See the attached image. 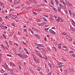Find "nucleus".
Instances as JSON below:
<instances>
[{"label":"nucleus","instance_id":"f257e3e1","mask_svg":"<svg viewBox=\"0 0 75 75\" xmlns=\"http://www.w3.org/2000/svg\"><path fill=\"white\" fill-rule=\"evenodd\" d=\"M56 20L58 22H60V23H63L64 22V21L62 20V19L60 17H58V19H56Z\"/></svg>","mask_w":75,"mask_h":75},{"label":"nucleus","instance_id":"f03ea898","mask_svg":"<svg viewBox=\"0 0 75 75\" xmlns=\"http://www.w3.org/2000/svg\"><path fill=\"white\" fill-rule=\"evenodd\" d=\"M65 2L67 6L68 7H70V6H72V4H70V3H69V1L67 0H66Z\"/></svg>","mask_w":75,"mask_h":75},{"label":"nucleus","instance_id":"7ed1b4c3","mask_svg":"<svg viewBox=\"0 0 75 75\" xmlns=\"http://www.w3.org/2000/svg\"><path fill=\"white\" fill-rule=\"evenodd\" d=\"M16 55H18V56H19V57H21V58H23V55L20 53H18V54L16 53Z\"/></svg>","mask_w":75,"mask_h":75},{"label":"nucleus","instance_id":"20e7f679","mask_svg":"<svg viewBox=\"0 0 75 75\" xmlns=\"http://www.w3.org/2000/svg\"><path fill=\"white\" fill-rule=\"evenodd\" d=\"M28 1L30 3H33H33H37L36 1L34 0H28Z\"/></svg>","mask_w":75,"mask_h":75},{"label":"nucleus","instance_id":"39448f33","mask_svg":"<svg viewBox=\"0 0 75 75\" xmlns=\"http://www.w3.org/2000/svg\"><path fill=\"white\" fill-rule=\"evenodd\" d=\"M34 36L35 37L37 38H38V39H40V36L37 34H35Z\"/></svg>","mask_w":75,"mask_h":75},{"label":"nucleus","instance_id":"423d86ee","mask_svg":"<svg viewBox=\"0 0 75 75\" xmlns=\"http://www.w3.org/2000/svg\"><path fill=\"white\" fill-rule=\"evenodd\" d=\"M62 64H63V63H62L61 62L59 63V64L58 65L59 68H61L63 66V65H62Z\"/></svg>","mask_w":75,"mask_h":75},{"label":"nucleus","instance_id":"0eeeda50","mask_svg":"<svg viewBox=\"0 0 75 75\" xmlns=\"http://www.w3.org/2000/svg\"><path fill=\"white\" fill-rule=\"evenodd\" d=\"M64 75H68V71L67 70H65L64 71Z\"/></svg>","mask_w":75,"mask_h":75},{"label":"nucleus","instance_id":"6e6552de","mask_svg":"<svg viewBox=\"0 0 75 75\" xmlns=\"http://www.w3.org/2000/svg\"><path fill=\"white\" fill-rule=\"evenodd\" d=\"M52 50H53L54 51H57V49L55 47H52Z\"/></svg>","mask_w":75,"mask_h":75},{"label":"nucleus","instance_id":"1a4fd4ad","mask_svg":"<svg viewBox=\"0 0 75 75\" xmlns=\"http://www.w3.org/2000/svg\"><path fill=\"white\" fill-rule=\"evenodd\" d=\"M4 68L6 69V70H9V68H8V66H6Z\"/></svg>","mask_w":75,"mask_h":75},{"label":"nucleus","instance_id":"9d476101","mask_svg":"<svg viewBox=\"0 0 75 75\" xmlns=\"http://www.w3.org/2000/svg\"><path fill=\"white\" fill-rule=\"evenodd\" d=\"M38 45H38V46H39V47H44V45L42 44H38Z\"/></svg>","mask_w":75,"mask_h":75},{"label":"nucleus","instance_id":"9b49d317","mask_svg":"<svg viewBox=\"0 0 75 75\" xmlns=\"http://www.w3.org/2000/svg\"><path fill=\"white\" fill-rule=\"evenodd\" d=\"M61 7H58V10L59 13H60V12H61Z\"/></svg>","mask_w":75,"mask_h":75},{"label":"nucleus","instance_id":"f8f14e48","mask_svg":"<svg viewBox=\"0 0 75 75\" xmlns=\"http://www.w3.org/2000/svg\"><path fill=\"white\" fill-rule=\"evenodd\" d=\"M35 62H36V63H39V62H40V60H39V59H37L36 60H35Z\"/></svg>","mask_w":75,"mask_h":75},{"label":"nucleus","instance_id":"ddd939ff","mask_svg":"<svg viewBox=\"0 0 75 75\" xmlns=\"http://www.w3.org/2000/svg\"><path fill=\"white\" fill-rule=\"evenodd\" d=\"M39 50H40V51H41V52H44V49H42V48H39Z\"/></svg>","mask_w":75,"mask_h":75},{"label":"nucleus","instance_id":"4468645a","mask_svg":"<svg viewBox=\"0 0 75 75\" xmlns=\"http://www.w3.org/2000/svg\"><path fill=\"white\" fill-rule=\"evenodd\" d=\"M53 9L54 11H55V13H57V9H56V8H54V7H53Z\"/></svg>","mask_w":75,"mask_h":75},{"label":"nucleus","instance_id":"2eb2a0df","mask_svg":"<svg viewBox=\"0 0 75 75\" xmlns=\"http://www.w3.org/2000/svg\"><path fill=\"white\" fill-rule=\"evenodd\" d=\"M70 28L71 29V31H74L75 30V29L73 28V27L71 26H70Z\"/></svg>","mask_w":75,"mask_h":75},{"label":"nucleus","instance_id":"dca6fc26","mask_svg":"<svg viewBox=\"0 0 75 75\" xmlns=\"http://www.w3.org/2000/svg\"><path fill=\"white\" fill-rule=\"evenodd\" d=\"M51 4L52 5H54V2H53V0H51L50 2Z\"/></svg>","mask_w":75,"mask_h":75},{"label":"nucleus","instance_id":"f3484780","mask_svg":"<svg viewBox=\"0 0 75 75\" xmlns=\"http://www.w3.org/2000/svg\"><path fill=\"white\" fill-rule=\"evenodd\" d=\"M61 43L58 44V48L59 49H60V48H61Z\"/></svg>","mask_w":75,"mask_h":75},{"label":"nucleus","instance_id":"a211bd4d","mask_svg":"<svg viewBox=\"0 0 75 75\" xmlns=\"http://www.w3.org/2000/svg\"><path fill=\"white\" fill-rule=\"evenodd\" d=\"M53 30H52V29H50L49 30L50 32L52 34H53Z\"/></svg>","mask_w":75,"mask_h":75},{"label":"nucleus","instance_id":"6ab92c4d","mask_svg":"<svg viewBox=\"0 0 75 75\" xmlns=\"http://www.w3.org/2000/svg\"><path fill=\"white\" fill-rule=\"evenodd\" d=\"M10 72L12 75H14V72L13 70H11L10 71Z\"/></svg>","mask_w":75,"mask_h":75},{"label":"nucleus","instance_id":"aec40b11","mask_svg":"<svg viewBox=\"0 0 75 75\" xmlns=\"http://www.w3.org/2000/svg\"><path fill=\"white\" fill-rule=\"evenodd\" d=\"M62 34L63 35H66L67 33L65 32H63V33H62Z\"/></svg>","mask_w":75,"mask_h":75},{"label":"nucleus","instance_id":"412c9836","mask_svg":"<svg viewBox=\"0 0 75 75\" xmlns=\"http://www.w3.org/2000/svg\"><path fill=\"white\" fill-rule=\"evenodd\" d=\"M55 2H56V4H57V5H58V4H59V2H58V1H57V0H55Z\"/></svg>","mask_w":75,"mask_h":75},{"label":"nucleus","instance_id":"4be33fe9","mask_svg":"<svg viewBox=\"0 0 75 75\" xmlns=\"http://www.w3.org/2000/svg\"><path fill=\"white\" fill-rule=\"evenodd\" d=\"M45 23H42L40 24V25H45Z\"/></svg>","mask_w":75,"mask_h":75},{"label":"nucleus","instance_id":"5701e85b","mask_svg":"<svg viewBox=\"0 0 75 75\" xmlns=\"http://www.w3.org/2000/svg\"><path fill=\"white\" fill-rule=\"evenodd\" d=\"M23 57H24V58H27V57H28L26 55H24V54H23Z\"/></svg>","mask_w":75,"mask_h":75},{"label":"nucleus","instance_id":"b1692460","mask_svg":"<svg viewBox=\"0 0 75 75\" xmlns=\"http://www.w3.org/2000/svg\"><path fill=\"white\" fill-rule=\"evenodd\" d=\"M0 27L1 28H2L3 30H5V29L4 28V26L2 25H0Z\"/></svg>","mask_w":75,"mask_h":75},{"label":"nucleus","instance_id":"393cba45","mask_svg":"<svg viewBox=\"0 0 75 75\" xmlns=\"http://www.w3.org/2000/svg\"><path fill=\"white\" fill-rule=\"evenodd\" d=\"M1 73H3L5 72V71H4V70L3 69H1Z\"/></svg>","mask_w":75,"mask_h":75},{"label":"nucleus","instance_id":"a878e982","mask_svg":"<svg viewBox=\"0 0 75 75\" xmlns=\"http://www.w3.org/2000/svg\"><path fill=\"white\" fill-rule=\"evenodd\" d=\"M47 49L48 50V51H51V49L49 47H47Z\"/></svg>","mask_w":75,"mask_h":75},{"label":"nucleus","instance_id":"bb28decb","mask_svg":"<svg viewBox=\"0 0 75 75\" xmlns=\"http://www.w3.org/2000/svg\"><path fill=\"white\" fill-rule=\"evenodd\" d=\"M12 17H13L12 18H16L17 17V16H14L13 15Z\"/></svg>","mask_w":75,"mask_h":75},{"label":"nucleus","instance_id":"cd10ccee","mask_svg":"<svg viewBox=\"0 0 75 75\" xmlns=\"http://www.w3.org/2000/svg\"><path fill=\"white\" fill-rule=\"evenodd\" d=\"M71 72H74V69H71L70 70Z\"/></svg>","mask_w":75,"mask_h":75},{"label":"nucleus","instance_id":"c85d7f7f","mask_svg":"<svg viewBox=\"0 0 75 75\" xmlns=\"http://www.w3.org/2000/svg\"><path fill=\"white\" fill-rule=\"evenodd\" d=\"M32 12L33 14H35V15H37V13L36 12H35L33 11Z\"/></svg>","mask_w":75,"mask_h":75},{"label":"nucleus","instance_id":"c756f323","mask_svg":"<svg viewBox=\"0 0 75 75\" xmlns=\"http://www.w3.org/2000/svg\"><path fill=\"white\" fill-rule=\"evenodd\" d=\"M11 16H12L11 14V13L9 14V18H11Z\"/></svg>","mask_w":75,"mask_h":75},{"label":"nucleus","instance_id":"7c9ffc66","mask_svg":"<svg viewBox=\"0 0 75 75\" xmlns=\"http://www.w3.org/2000/svg\"><path fill=\"white\" fill-rule=\"evenodd\" d=\"M69 13L70 14V15H71L72 16V13H71V11L70 10H69Z\"/></svg>","mask_w":75,"mask_h":75},{"label":"nucleus","instance_id":"2f4dec72","mask_svg":"<svg viewBox=\"0 0 75 75\" xmlns=\"http://www.w3.org/2000/svg\"><path fill=\"white\" fill-rule=\"evenodd\" d=\"M1 46L3 48H4V49H5V48H4V45H3V44H1Z\"/></svg>","mask_w":75,"mask_h":75},{"label":"nucleus","instance_id":"473e14b6","mask_svg":"<svg viewBox=\"0 0 75 75\" xmlns=\"http://www.w3.org/2000/svg\"><path fill=\"white\" fill-rule=\"evenodd\" d=\"M43 19L44 20V21H47V19H46L45 18H43Z\"/></svg>","mask_w":75,"mask_h":75},{"label":"nucleus","instance_id":"72a5a7b5","mask_svg":"<svg viewBox=\"0 0 75 75\" xmlns=\"http://www.w3.org/2000/svg\"><path fill=\"white\" fill-rule=\"evenodd\" d=\"M64 12H65V14H68V12H67V10H65L64 11Z\"/></svg>","mask_w":75,"mask_h":75},{"label":"nucleus","instance_id":"f704fd0d","mask_svg":"<svg viewBox=\"0 0 75 75\" xmlns=\"http://www.w3.org/2000/svg\"><path fill=\"white\" fill-rule=\"evenodd\" d=\"M3 36L4 37V38L6 39V36H5L4 34H3Z\"/></svg>","mask_w":75,"mask_h":75},{"label":"nucleus","instance_id":"c9c22d12","mask_svg":"<svg viewBox=\"0 0 75 75\" xmlns=\"http://www.w3.org/2000/svg\"><path fill=\"white\" fill-rule=\"evenodd\" d=\"M69 53V54H71H71H73V53H74V52L73 51H70Z\"/></svg>","mask_w":75,"mask_h":75},{"label":"nucleus","instance_id":"e433bc0d","mask_svg":"<svg viewBox=\"0 0 75 75\" xmlns=\"http://www.w3.org/2000/svg\"><path fill=\"white\" fill-rule=\"evenodd\" d=\"M51 74H52V72H50L47 75H51Z\"/></svg>","mask_w":75,"mask_h":75},{"label":"nucleus","instance_id":"4c0bfd02","mask_svg":"<svg viewBox=\"0 0 75 75\" xmlns=\"http://www.w3.org/2000/svg\"><path fill=\"white\" fill-rule=\"evenodd\" d=\"M39 56L40 58H42V57L41 56V54H40L39 55Z\"/></svg>","mask_w":75,"mask_h":75},{"label":"nucleus","instance_id":"58836bf2","mask_svg":"<svg viewBox=\"0 0 75 75\" xmlns=\"http://www.w3.org/2000/svg\"><path fill=\"white\" fill-rule=\"evenodd\" d=\"M18 3H19L20 1V0H15Z\"/></svg>","mask_w":75,"mask_h":75},{"label":"nucleus","instance_id":"ea45409f","mask_svg":"<svg viewBox=\"0 0 75 75\" xmlns=\"http://www.w3.org/2000/svg\"><path fill=\"white\" fill-rule=\"evenodd\" d=\"M53 17H54V18H55V19H56V18H57V17L55 15L53 16Z\"/></svg>","mask_w":75,"mask_h":75},{"label":"nucleus","instance_id":"a19ab883","mask_svg":"<svg viewBox=\"0 0 75 75\" xmlns=\"http://www.w3.org/2000/svg\"><path fill=\"white\" fill-rule=\"evenodd\" d=\"M56 33L55 32H54V31H53V33H52V34H53L54 35H55Z\"/></svg>","mask_w":75,"mask_h":75},{"label":"nucleus","instance_id":"79ce46f5","mask_svg":"<svg viewBox=\"0 0 75 75\" xmlns=\"http://www.w3.org/2000/svg\"><path fill=\"white\" fill-rule=\"evenodd\" d=\"M7 56H8V57H12V56H11V55H9L8 54H7Z\"/></svg>","mask_w":75,"mask_h":75},{"label":"nucleus","instance_id":"37998d69","mask_svg":"<svg viewBox=\"0 0 75 75\" xmlns=\"http://www.w3.org/2000/svg\"><path fill=\"white\" fill-rule=\"evenodd\" d=\"M45 59H46V60L47 59V57H45V58H44Z\"/></svg>","mask_w":75,"mask_h":75},{"label":"nucleus","instance_id":"c03bdc74","mask_svg":"<svg viewBox=\"0 0 75 75\" xmlns=\"http://www.w3.org/2000/svg\"><path fill=\"white\" fill-rule=\"evenodd\" d=\"M11 25H13V26H15V25L14 24V23H12L11 24Z\"/></svg>","mask_w":75,"mask_h":75},{"label":"nucleus","instance_id":"a18cd8bd","mask_svg":"<svg viewBox=\"0 0 75 75\" xmlns=\"http://www.w3.org/2000/svg\"><path fill=\"white\" fill-rule=\"evenodd\" d=\"M71 55H72V56H73V57H75V54H71Z\"/></svg>","mask_w":75,"mask_h":75},{"label":"nucleus","instance_id":"49530a36","mask_svg":"<svg viewBox=\"0 0 75 75\" xmlns=\"http://www.w3.org/2000/svg\"><path fill=\"white\" fill-rule=\"evenodd\" d=\"M72 24L75 27V23H72Z\"/></svg>","mask_w":75,"mask_h":75},{"label":"nucleus","instance_id":"de8ad7c7","mask_svg":"<svg viewBox=\"0 0 75 75\" xmlns=\"http://www.w3.org/2000/svg\"><path fill=\"white\" fill-rule=\"evenodd\" d=\"M43 16L45 17H47V18L48 17V16H47L43 15Z\"/></svg>","mask_w":75,"mask_h":75},{"label":"nucleus","instance_id":"09e8293b","mask_svg":"<svg viewBox=\"0 0 75 75\" xmlns=\"http://www.w3.org/2000/svg\"><path fill=\"white\" fill-rule=\"evenodd\" d=\"M66 5H64V6H63V8H64V9H66V6H65Z\"/></svg>","mask_w":75,"mask_h":75},{"label":"nucleus","instance_id":"8fccbe9b","mask_svg":"<svg viewBox=\"0 0 75 75\" xmlns=\"http://www.w3.org/2000/svg\"><path fill=\"white\" fill-rule=\"evenodd\" d=\"M18 66L19 67V69H20V70H21V66H20V65H18Z\"/></svg>","mask_w":75,"mask_h":75},{"label":"nucleus","instance_id":"3c124183","mask_svg":"<svg viewBox=\"0 0 75 75\" xmlns=\"http://www.w3.org/2000/svg\"><path fill=\"white\" fill-rule=\"evenodd\" d=\"M49 65L51 68H52V67L51 66V64L50 63H49Z\"/></svg>","mask_w":75,"mask_h":75},{"label":"nucleus","instance_id":"603ef678","mask_svg":"<svg viewBox=\"0 0 75 75\" xmlns=\"http://www.w3.org/2000/svg\"><path fill=\"white\" fill-rule=\"evenodd\" d=\"M4 65H5V66H7V64L6 62H4Z\"/></svg>","mask_w":75,"mask_h":75},{"label":"nucleus","instance_id":"864d4df0","mask_svg":"<svg viewBox=\"0 0 75 75\" xmlns=\"http://www.w3.org/2000/svg\"><path fill=\"white\" fill-rule=\"evenodd\" d=\"M24 50L26 51H26H27V49H25L24 48Z\"/></svg>","mask_w":75,"mask_h":75},{"label":"nucleus","instance_id":"5fc2aeb1","mask_svg":"<svg viewBox=\"0 0 75 75\" xmlns=\"http://www.w3.org/2000/svg\"><path fill=\"white\" fill-rule=\"evenodd\" d=\"M63 4H64V6H66V4H65V3L64 2L63 3Z\"/></svg>","mask_w":75,"mask_h":75},{"label":"nucleus","instance_id":"6e6d98bb","mask_svg":"<svg viewBox=\"0 0 75 75\" xmlns=\"http://www.w3.org/2000/svg\"><path fill=\"white\" fill-rule=\"evenodd\" d=\"M3 3L1 2H0V4L1 5H2Z\"/></svg>","mask_w":75,"mask_h":75},{"label":"nucleus","instance_id":"4d7b16f0","mask_svg":"<svg viewBox=\"0 0 75 75\" xmlns=\"http://www.w3.org/2000/svg\"><path fill=\"white\" fill-rule=\"evenodd\" d=\"M49 29V28H45V30H48Z\"/></svg>","mask_w":75,"mask_h":75},{"label":"nucleus","instance_id":"13d9d810","mask_svg":"<svg viewBox=\"0 0 75 75\" xmlns=\"http://www.w3.org/2000/svg\"><path fill=\"white\" fill-rule=\"evenodd\" d=\"M5 28H4V29H6V28H7V27L6 26H5L4 27Z\"/></svg>","mask_w":75,"mask_h":75},{"label":"nucleus","instance_id":"bf43d9fd","mask_svg":"<svg viewBox=\"0 0 75 75\" xmlns=\"http://www.w3.org/2000/svg\"><path fill=\"white\" fill-rule=\"evenodd\" d=\"M44 39L45 41H47V38H45Z\"/></svg>","mask_w":75,"mask_h":75},{"label":"nucleus","instance_id":"052dcab7","mask_svg":"<svg viewBox=\"0 0 75 75\" xmlns=\"http://www.w3.org/2000/svg\"><path fill=\"white\" fill-rule=\"evenodd\" d=\"M63 48H67V47L66 46H64Z\"/></svg>","mask_w":75,"mask_h":75},{"label":"nucleus","instance_id":"680f3d73","mask_svg":"<svg viewBox=\"0 0 75 75\" xmlns=\"http://www.w3.org/2000/svg\"><path fill=\"white\" fill-rule=\"evenodd\" d=\"M73 17H75V14L74 13L73 14Z\"/></svg>","mask_w":75,"mask_h":75},{"label":"nucleus","instance_id":"e2e57ef3","mask_svg":"<svg viewBox=\"0 0 75 75\" xmlns=\"http://www.w3.org/2000/svg\"><path fill=\"white\" fill-rule=\"evenodd\" d=\"M3 37L2 36L0 37V39H3Z\"/></svg>","mask_w":75,"mask_h":75},{"label":"nucleus","instance_id":"0e129e2a","mask_svg":"<svg viewBox=\"0 0 75 75\" xmlns=\"http://www.w3.org/2000/svg\"><path fill=\"white\" fill-rule=\"evenodd\" d=\"M60 2H61V3H63V2H64V1L61 0Z\"/></svg>","mask_w":75,"mask_h":75},{"label":"nucleus","instance_id":"69168bd1","mask_svg":"<svg viewBox=\"0 0 75 75\" xmlns=\"http://www.w3.org/2000/svg\"><path fill=\"white\" fill-rule=\"evenodd\" d=\"M33 58H34V60H35H35H36V59L35 58V57H34V56H33Z\"/></svg>","mask_w":75,"mask_h":75},{"label":"nucleus","instance_id":"338daca9","mask_svg":"<svg viewBox=\"0 0 75 75\" xmlns=\"http://www.w3.org/2000/svg\"><path fill=\"white\" fill-rule=\"evenodd\" d=\"M24 5H25V4H21V6H24Z\"/></svg>","mask_w":75,"mask_h":75},{"label":"nucleus","instance_id":"774afa93","mask_svg":"<svg viewBox=\"0 0 75 75\" xmlns=\"http://www.w3.org/2000/svg\"><path fill=\"white\" fill-rule=\"evenodd\" d=\"M38 22H40V19L38 20Z\"/></svg>","mask_w":75,"mask_h":75}]
</instances>
